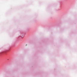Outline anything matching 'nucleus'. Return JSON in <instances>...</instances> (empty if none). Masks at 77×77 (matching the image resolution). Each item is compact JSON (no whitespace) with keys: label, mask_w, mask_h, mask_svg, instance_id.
Masks as SVG:
<instances>
[{"label":"nucleus","mask_w":77,"mask_h":77,"mask_svg":"<svg viewBox=\"0 0 77 77\" xmlns=\"http://www.w3.org/2000/svg\"><path fill=\"white\" fill-rule=\"evenodd\" d=\"M27 44H26V46H27Z\"/></svg>","instance_id":"obj_1"}]
</instances>
